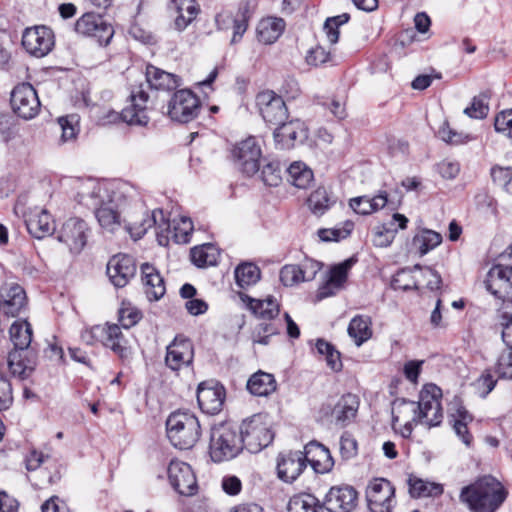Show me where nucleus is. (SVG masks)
<instances>
[{
  "label": "nucleus",
  "instance_id": "nucleus-1",
  "mask_svg": "<svg viewBox=\"0 0 512 512\" xmlns=\"http://www.w3.org/2000/svg\"><path fill=\"white\" fill-rule=\"evenodd\" d=\"M507 496V489L496 477L484 475L464 486L459 499L472 512H496Z\"/></svg>",
  "mask_w": 512,
  "mask_h": 512
},
{
  "label": "nucleus",
  "instance_id": "nucleus-2",
  "mask_svg": "<svg viewBox=\"0 0 512 512\" xmlns=\"http://www.w3.org/2000/svg\"><path fill=\"white\" fill-rule=\"evenodd\" d=\"M129 191H132V188L127 183L120 184L116 191H112L109 204H105L103 194L107 193L108 189L99 183L90 182L78 195L81 197V202L95 207V216L100 226L113 232L120 227L121 223L119 212L112 204L120 202Z\"/></svg>",
  "mask_w": 512,
  "mask_h": 512
},
{
  "label": "nucleus",
  "instance_id": "nucleus-3",
  "mask_svg": "<svg viewBox=\"0 0 512 512\" xmlns=\"http://www.w3.org/2000/svg\"><path fill=\"white\" fill-rule=\"evenodd\" d=\"M9 334L14 349L8 354V368L13 375L25 379L36 366V354L30 348L32 327L27 321H15Z\"/></svg>",
  "mask_w": 512,
  "mask_h": 512
},
{
  "label": "nucleus",
  "instance_id": "nucleus-4",
  "mask_svg": "<svg viewBox=\"0 0 512 512\" xmlns=\"http://www.w3.org/2000/svg\"><path fill=\"white\" fill-rule=\"evenodd\" d=\"M442 391L435 384L425 385L420 392L419 401H409L406 399H398L394 402L396 408H405L410 411L413 422H419L426 426H438L443 419L441 406Z\"/></svg>",
  "mask_w": 512,
  "mask_h": 512
},
{
  "label": "nucleus",
  "instance_id": "nucleus-5",
  "mask_svg": "<svg viewBox=\"0 0 512 512\" xmlns=\"http://www.w3.org/2000/svg\"><path fill=\"white\" fill-rule=\"evenodd\" d=\"M166 431L174 448H194L200 437V423L193 413L178 410L167 418Z\"/></svg>",
  "mask_w": 512,
  "mask_h": 512
},
{
  "label": "nucleus",
  "instance_id": "nucleus-6",
  "mask_svg": "<svg viewBox=\"0 0 512 512\" xmlns=\"http://www.w3.org/2000/svg\"><path fill=\"white\" fill-rule=\"evenodd\" d=\"M81 340L87 345L102 343L111 349L122 361L131 358V349L127 345L120 327L117 324L106 323L85 328L81 332Z\"/></svg>",
  "mask_w": 512,
  "mask_h": 512
},
{
  "label": "nucleus",
  "instance_id": "nucleus-7",
  "mask_svg": "<svg viewBox=\"0 0 512 512\" xmlns=\"http://www.w3.org/2000/svg\"><path fill=\"white\" fill-rule=\"evenodd\" d=\"M199 98L189 89L176 91L168 103V116L173 121L188 123L197 117L200 111Z\"/></svg>",
  "mask_w": 512,
  "mask_h": 512
},
{
  "label": "nucleus",
  "instance_id": "nucleus-8",
  "mask_svg": "<svg viewBox=\"0 0 512 512\" xmlns=\"http://www.w3.org/2000/svg\"><path fill=\"white\" fill-rule=\"evenodd\" d=\"M255 101L259 114L266 124L275 126L288 119V108L283 98L274 91L259 92Z\"/></svg>",
  "mask_w": 512,
  "mask_h": 512
},
{
  "label": "nucleus",
  "instance_id": "nucleus-9",
  "mask_svg": "<svg viewBox=\"0 0 512 512\" xmlns=\"http://www.w3.org/2000/svg\"><path fill=\"white\" fill-rule=\"evenodd\" d=\"M75 31L83 36L95 38L101 46L108 45L114 35L113 26L103 16L93 12L83 14L76 21Z\"/></svg>",
  "mask_w": 512,
  "mask_h": 512
},
{
  "label": "nucleus",
  "instance_id": "nucleus-10",
  "mask_svg": "<svg viewBox=\"0 0 512 512\" xmlns=\"http://www.w3.org/2000/svg\"><path fill=\"white\" fill-rule=\"evenodd\" d=\"M10 103L13 112L20 118H34L40 110V101L36 90L30 83H21L11 92Z\"/></svg>",
  "mask_w": 512,
  "mask_h": 512
},
{
  "label": "nucleus",
  "instance_id": "nucleus-11",
  "mask_svg": "<svg viewBox=\"0 0 512 512\" xmlns=\"http://www.w3.org/2000/svg\"><path fill=\"white\" fill-rule=\"evenodd\" d=\"M486 289L502 303L512 302V266L493 265L484 281Z\"/></svg>",
  "mask_w": 512,
  "mask_h": 512
},
{
  "label": "nucleus",
  "instance_id": "nucleus-12",
  "mask_svg": "<svg viewBox=\"0 0 512 512\" xmlns=\"http://www.w3.org/2000/svg\"><path fill=\"white\" fill-rule=\"evenodd\" d=\"M196 396L203 413L216 415L222 411L226 390L220 382L210 379L198 384Z\"/></svg>",
  "mask_w": 512,
  "mask_h": 512
},
{
  "label": "nucleus",
  "instance_id": "nucleus-13",
  "mask_svg": "<svg viewBox=\"0 0 512 512\" xmlns=\"http://www.w3.org/2000/svg\"><path fill=\"white\" fill-rule=\"evenodd\" d=\"M395 488L390 481L376 478L366 489V498L371 512H391L395 503Z\"/></svg>",
  "mask_w": 512,
  "mask_h": 512
},
{
  "label": "nucleus",
  "instance_id": "nucleus-14",
  "mask_svg": "<svg viewBox=\"0 0 512 512\" xmlns=\"http://www.w3.org/2000/svg\"><path fill=\"white\" fill-rule=\"evenodd\" d=\"M129 99L130 105L124 108L120 114L113 113L112 120L120 117L129 125H147L149 117L147 116L146 109L149 95L144 90L142 84L132 89Z\"/></svg>",
  "mask_w": 512,
  "mask_h": 512
},
{
  "label": "nucleus",
  "instance_id": "nucleus-15",
  "mask_svg": "<svg viewBox=\"0 0 512 512\" xmlns=\"http://www.w3.org/2000/svg\"><path fill=\"white\" fill-rule=\"evenodd\" d=\"M53 31L46 26H36L25 29L22 35V46L32 56H46L54 47Z\"/></svg>",
  "mask_w": 512,
  "mask_h": 512
},
{
  "label": "nucleus",
  "instance_id": "nucleus-16",
  "mask_svg": "<svg viewBox=\"0 0 512 512\" xmlns=\"http://www.w3.org/2000/svg\"><path fill=\"white\" fill-rule=\"evenodd\" d=\"M261 155V148L257 139L253 136L237 143L232 149L234 161L238 163L242 172L248 176H252L258 172Z\"/></svg>",
  "mask_w": 512,
  "mask_h": 512
},
{
  "label": "nucleus",
  "instance_id": "nucleus-17",
  "mask_svg": "<svg viewBox=\"0 0 512 512\" xmlns=\"http://www.w3.org/2000/svg\"><path fill=\"white\" fill-rule=\"evenodd\" d=\"M137 265L135 259L127 254H116L107 263L106 273L116 288H123L135 277Z\"/></svg>",
  "mask_w": 512,
  "mask_h": 512
},
{
  "label": "nucleus",
  "instance_id": "nucleus-18",
  "mask_svg": "<svg viewBox=\"0 0 512 512\" xmlns=\"http://www.w3.org/2000/svg\"><path fill=\"white\" fill-rule=\"evenodd\" d=\"M168 478L172 487L183 496H192L197 492V480L191 466L179 460H171L168 466Z\"/></svg>",
  "mask_w": 512,
  "mask_h": 512
},
{
  "label": "nucleus",
  "instance_id": "nucleus-19",
  "mask_svg": "<svg viewBox=\"0 0 512 512\" xmlns=\"http://www.w3.org/2000/svg\"><path fill=\"white\" fill-rule=\"evenodd\" d=\"M87 223L79 218H70L65 221L58 231L57 239L67 245L70 252L80 253L87 243Z\"/></svg>",
  "mask_w": 512,
  "mask_h": 512
},
{
  "label": "nucleus",
  "instance_id": "nucleus-20",
  "mask_svg": "<svg viewBox=\"0 0 512 512\" xmlns=\"http://www.w3.org/2000/svg\"><path fill=\"white\" fill-rule=\"evenodd\" d=\"M310 452L311 450H289L286 453H281L277 463L278 477L287 483L296 480L306 468Z\"/></svg>",
  "mask_w": 512,
  "mask_h": 512
},
{
  "label": "nucleus",
  "instance_id": "nucleus-21",
  "mask_svg": "<svg viewBox=\"0 0 512 512\" xmlns=\"http://www.w3.org/2000/svg\"><path fill=\"white\" fill-rule=\"evenodd\" d=\"M194 347L189 339L176 336L166 348L165 364L172 371H179L192 365Z\"/></svg>",
  "mask_w": 512,
  "mask_h": 512
},
{
  "label": "nucleus",
  "instance_id": "nucleus-22",
  "mask_svg": "<svg viewBox=\"0 0 512 512\" xmlns=\"http://www.w3.org/2000/svg\"><path fill=\"white\" fill-rule=\"evenodd\" d=\"M242 448H267L274 439L273 432L255 419L244 421L240 428Z\"/></svg>",
  "mask_w": 512,
  "mask_h": 512
},
{
  "label": "nucleus",
  "instance_id": "nucleus-23",
  "mask_svg": "<svg viewBox=\"0 0 512 512\" xmlns=\"http://www.w3.org/2000/svg\"><path fill=\"white\" fill-rule=\"evenodd\" d=\"M275 126L273 137L280 149H291L297 142H303L308 136L304 122L299 119L288 122L285 120Z\"/></svg>",
  "mask_w": 512,
  "mask_h": 512
},
{
  "label": "nucleus",
  "instance_id": "nucleus-24",
  "mask_svg": "<svg viewBox=\"0 0 512 512\" xmlns=\"http://www.w3.org/2000/svg\"><path fill=\"white\" fill-rule=\"evenodd\" d=\"M358 493L350 485L333 486L325 497L329 512H351L357 505Z\"/></svg>",
  "mask_w": 512,
  "mask_h": 512
},
{
  "label": "nucleus",
  "instance_id": "nucleus-25",
  "mask_svg": "<svg viewBox=\"0 0 512 512\" xmlns=\"http://www.w3.org/2000/svg\"><path fill=\"white\" fill-rule=\"evenodd\" d=\"M448 421L463 444L470 446L472 444V435L469 433L468 424L473 421V416L464 407L459 398H454L451 403Z\"/></svg>",
  "mask_w": 512,
  "mask_h": 512
},
{
  "label": "nucleus",
  "instance_id": "nucleus-26",
  "mask_svg": "<svg viewBox=\"0 0 512 512\" xmlns=\"http://www.w3.org/2000/svg\"><path fill=\"white\" fill-rule=\"evenodd\" d=\"M319 269V263L314 261H306L301 265H285L280 270V281L284 286L310 281L314 279Z\"/></svg>",
  "mask_w": 512,
  "mask_h": 512
},
{
  "label": "nucleus",
  "instance_id": "nucleus-27",
  "mask_svg": "<svg viewBox=\"0 0 512 512\" xmlns=\"http://www.w3.org/2000/svg\"><path fill=\"white\" fill-rule=\"evenodd\" d=\"M141 281L149 301H158L165 295L164 279L153 265L149 263L141 265Z\"/></svg>",
  "mask_w": 512,
  "mask_h": 512
},
{
  "label": "nucleus",
  "instance_id": "nucleus-28",
  "mask_svg": "<svg viewBox=\"0 0 512 512\" xmlns=\"http://www.w3.org/2000/svg\"><path fill=\"white\" fill-rule=\"evenodd\" d=\"M146 81L152 90L172 92L181 85V78L154 65L146 66Z\"/></svg>",
  "mask_w": 512,
  "mask_h": 512
},
{
  "label": "nucleus",
  "instance_id": "nucleus-29",
  "mask_svg": "<svg viewBox=\"0 0 512 512\" xmlns=\"http://www.w3.org/2000/svg\"><path fill=\"white\" fill-rule=\"evenodd\" d=\"M359 409V398L355 394H344L335 404L332 410V416L337 424L346 426L351 423Z\"/></svg>",
  "mask_w": 512,
  "mask_h": 512
},
{
  "label": "nucleus",
  "instance_id": "nucleus-30",
  "mask_svg": "<svg viewBox=\"0 0 512 512\" xmlns=\"http://www.w3.org/2000/svg\"><path fill=\"white\" fill-rule=\"evenodd\" d=\"M407 223L408 219L405 215L395 213L388 224H383L375 229L373 236L374 245L377 247H388L393 242L397 233L395 225L398 224L400 229H405Z\"/></svg>",
  "mask_w": 512,
  "mask_h": 512
},
{
  "label": "nucleus",
  "instance_id": "nucleus-31",
  "mask_svg": "<svg viewBox=\"0 0 512 512\" xmlns=\"http://www.w3.org/2000/svg\"><path fill=\"white\" fill-rule=\"evenodd\" d=\"M26 304L27 298L24 289L18 284H13L5 295H2L0 309L4 314L15 317L25 308Z\"/></svg>",
  "mask_w": 512,
  "mask_h": 512
},
{
  "label": "nucleus",
  "instance_id": "nucleus-32",
  "mask_svg": "<svg viewBox=\"0 0 512 512\" xmlns=\"http://www.w3.org/2000/svg\"><path fill=\"white\" fill-rule=\"evenodd\" d=\"M28 232L36 239L50 236L55 231V223L51 214L46 210L31 215L26 220Z\"/></svg>",
  "mask_w": 512,
  "mask_h": 512
},
{
  "label": "nucleus",
  "instance_id": "nucleus-33",
  "mask_svg": "<svg viewBox=\"0 0 512 512\" xmlns=\"http://www.w3.org/2000/svg\"><path fill=\"white\" fill-rule=\"evenodd\" d=\"M347 333L355 345L360 347L373 336L371 317L363 314L354 316L348 324Z\"/></svg>",
  "mask_w": 512,
  "mask_h": 512
},
{
  "label": "nucleus",
  "instance_id": "nucleus-34",
  "mask_svg": "<svg viewBox=\"0 0 512 512\" xmlns=\"http://www.w3.org/2000/svg\"><path fill=\"white\" fill-rule=\"evenodd\" d=\"M246 387L254 396H268L276 391L277 382L273 374L259 370L250 376Z\"/></svg>",
  "mask_w": 512,
  "mask_h": 512
},
{
  "label": "nucleus",
  "instance_id": "nucleus-35",
  "mask_svg": "<svg viewBox=\"0 0 512 512\" xmlns=\"http://www.w3.org/2000/svg\"><path fill=\"white\" fill-rule=\"evenodd\" d=\"M407 484L413 498L436 497L443 493L441 484L425 481L415 475H409Z\"/></svg>",
  "mask_w": 512,
  "mask_h": 512
},
{
  "label": "nucleus",
  "instance_id": "nucleus-36",
  "mask_svg": "<svg viewBox=\"0 0 512 512\" xmlns=\"http://www.w3.org/2000/svg\"><path fill=\"white\" fill-rule=\"evenodd\" d=\"M173 2L177 13L174 21L175 29L183 31L197 17L198 5L195 0H174Z\"/></svg>",
  "mask_w": 512,
  "mask_h": 512
},
{
  "label": "nucleus",
  "instance_id": "nucleus-37",
  "mask_svg": "<svg viewBox=\"0 0 512 512\" xmlns=\"http://www.w3.org/2000/svg\"><path fill=\"white\" fill-rule=\"evenodd\" d=\"M285 22L281 18H268L260 21L257 27L258 40L263 44L274 43L283 33Z\"/></svg>",
  "mask_w": 512,
  "mask_h": 512
},
{
  "label": "nucleus",
  "instance_id": "nucleus-38",
  "mask_svg": "<svg viewBox=\"0 0 512 512\" xmlns=\"http://www.w3.org/2000/svg\"><path fill=\"white\" fill-rule=\"evenodd\" d=\"M246 297L248 299V308L258 318L272 320L279 315V304L273 296H268L262 300Z\"/></svg>",
  "mask_w": 512,
  "mask_h": 512
},
{
  "label": "nucleus",
  "instance_id": "nucleus-39",
  "mask_svg": "<svg viewBox=\"0 0 512 512\" xmlns=\"http://www.w3.org/2000/svg\"><path fill=\"white\" fill-rule=\"evenodd\" d=\"M441 242L442 236L440 233L429 229H421L414 235L412 245L416 248L420 256H424L440 245Z\"/></svg>",
  "mask_w": 512,
  "mask_h": 512
},
{
  "label": "nucleus",
  "instance_id": "nucleus-40",
  "mask_svg": "<svg viewBox=\"0 0 512 512\" xmlns=\"http://www.w3.org/2000/svg\"><path fill=\"white\" fill-rule=\"evenodd\" d=\"M251 18V11L249 3H241L237 12L233 16V22L231 28L233 29V35L231 38V44H237L241 41L243 35L248 29L249 20Z\"/></svg>",
  "mask_w": 512,
  "mask_h": 512
},
{
  "label": "nucleus",
  "instance_id": "nucleus-41",
  "mask_svg": "<svg viewBox=\"0 0 512 512\" xmlns=\"http://www.w3.org/2000/svg\"><path fill=\"white\" fill-rule=\"evenodd\" d=\"M333 204L334 200L325 187H318L307 198L308 208L316 216H322Z\"/></svg>",
  "mask_w": 512,
  "mask_h": 512
},
{
  "label": "nucleus",
  "instance_id": "nucleus-42",
  "mask_svg": "<svg viewBox=\"0 0 512 512\" xmlns=\"http://www.w3.org/2000/svg\"><path fill=\"white\" fill-rule=\"evenodd\" d=\"M289 181L297 188L305 189L314 179L313 171L303 162H294L287 168Z\"/></svg>",
  "mask_w": 512,
  "mask_h": 512
},
{
  "label": "nucleus",
  "instance_id": "nucleus-43",
  "mask_svg": "<svg viewBox=\"0 0 512 512\" xmlns=\"http://www.w3.org/2000/svg\"><path fill=\"white\" fill-rule=\"evenodd\" d=\"M236 284L241 288H247L260 280L261 272L257 265L244 262L235 268Z\"/></svg>",
  "mask_w": 512,
  "mask_h": 512
},
{
  "label": "nucleus",
  "instance_id": "nucleus-44",
  "mask_svg": "<svg viewBox=\"0 0 512 512\" xmlns=\"http://www.w3.org/2000/svg\"><path fill=\"white\" fill-rule=\"evenodd\" d=\"M288 512H322L323 506L312 494H300L292 497L287 506Z\"/></svg>",
  "mask_w": 512,
  "mask_h": 512
},
{
  "label": "nucleus",
  "instance_id": "nucleus-45",
  "mask_svg": "<svg viewBox=\"0 0 512 512\" xmlns=\"http://www.w3.org/2000/svg\"><path fill=\"white\" fill-rule=\"evenodd\" d=\"M190 258L197 267L213 266L217 264L218 253L213 245L204 244L192 248Z\"/></svg>",
  "mask_w": 512,
  "mask_h": 512
},
{
  "label": "nucleus",
  "instance_id": "nucleus-46",
  "mask_svg": "<svg viewBox=\"0 0 512 512\" xmlns=\"http://www.w3.org/2000/svg\"><path fill=\"white\" fill-rule=\"evenodd\" d=\"M413 272H417L413 268L400 269L393 277L391 286L394 290L408 291L411 289H419L421 280L417 275H412Z\"/></svg>",
  "mask_w": 512,
  "mask_h": 512
},
{
  "label": "nucleus",
  "instance_id": "nucleus-47",
  "mask_svg": "<svg viewBox=\"0 0 512 512\" xmlns=\"http://www.w3.org/2000/svg\"><path fill=\"white\" fill-rule=\"evenodd\" d=\"M491 97V91L486 90L472 99L471 105L466 107L464 113L470 118L483 119L489 113L488 101Z\"/></svg>",
  "mask_w": 512,
  "mask_h": 512
},
{
  "label": "nucleus",
  "instance_id": "nucleus-48",
  "mask_svg": "<svg viewBox=\"0 0 512 512\" xmlns=\"http://www.w3.org/2000/svg\"><path fill=\"white\" fill-rule=\"evenodd\" d=\"M316 453L308 458L307 462L316 473L324 474L330 472L335 464L331 450H314Z\"/></svg>",
  "mask_w": 512,
  "mask_h": 512
},
{
  "label": "nucleus",
  "instance_id": "nucleus-49",
  "mask_svg": "<svg viewBox=\"0 0 512 512\" xmlns=\"http://www.w3.org/2000/svg\"><path fill=\"white\" fill-rule=\"evenodd\" d=\"M356 262L357 260L351 257L333 266L329 271L328 280L335 284L336 287L342 288L348 278V272Z\"/></svg>",
  "mask_w": 512,
  "mask_h": 512
},
{
  "label": "nucleus",
  "instance_id": "nucleus-50",
  "mask_svg": "<svg viewBox=\"0 0 512 512\" xmlns=\"http://www.w3.org/2000/svg\"><path fill=\"white\" fill-rule=\"evenodd\" d=\"M414 270L418 272L417 277L421 280V285L424 284L430 291L440 289L442 279L436 270L430 267H422L419 264L414 265Z\"/></svg>",
  "mask_w": 512,
  "mask_h": 512
},
{
  "label": "nucleus",
  "instance_id": "nucleus-51",
  "mask_svg": "<svg viewBox=\"0 0 512 512\" xmlns=\"http://www.w3.org/2000/svg\"><path fill=\"white\" fill-rule=\"evenodd\" d=\"M350 19L348 13H343L334 17H329L324 23V31L331 44H336L339 40V27L347 23Z\"/></svg>",
  "mask_w": 512,
  "mask_h": 512
},
{
  "label": "nucleus",
  "instance_id": "nucleus-52",
  "mask_svg": "<svg viewBox=\"0 0 512 512\" xmlns=\"http://www.w3.org/2000/svg\"><path fill=\"white\" fill-rule=\"evenodd\" d=\"M61 129V140L67 142L76 138L78 133V116L75 114L63 116L58 119Z\"/></svg>",
  "mask_w": 512,
  "mask_h": 512
},
{
  "label": "nucleus",
  "instance_id": "nucleus-53",
  "mask_svg": "<svg viewBox=\"0 0 512 512\" xmlns=\"http://www.w3.org/2000/svg\"><path fill=\"white\" fill-rule=\"evenodd\" d=\"M353 227V223L347 221L343 228L320 229L318 235L324 242L340 241L351 234Z\"/></svg>",
  "mask_w": 512,
  "mask_h": 512
},
{
  "label": "nucleus",
  "instance_id": "nucleus-54",
  "mask_svg": "<svg viewBox=\"0 0 512 512\" xmlns=\"http://www.w3.org/2000/svg\"><path fill=\"white\" fill-rule=\"evenodd\" d=\"M495 373L501 379H512V350L507 349L499 355Z\"/></svg>",
  "mask_w": 512,
  "mask_h": 512
},
{
  "label": "nucleus",
  "instance_id": "nucleus-55",
  "mask_svg": "<svg viewBox=\"0 0 512 512\" xmlns=\"http://www.w3.org/2000/svg\"><path fill=\"white\" fill-rule=\"evenodd\" d=\"M13 403V388L10 379L0 373V412L7 410Z\"/></svg>",
  "mask_w": 512,
  "mask_h": 512
},
{
  "label": "nucleus",
  "instance_id": "nucleus-56",
  "mask_svg": "<svg viewBox=\"0 0 512 512\" xmlns=\"http://www.w3.org/2000/svg\"><path fill=\"white\" fill-rule=\"evenodd\" d=\"M497 380H495L489 369H486L474 382V387L478 394L485 398L496 386Z\"/></svg>",
  "mask_w": 512,
  "mask_h": 512
},
{
  "label": "nucleus",
  "instance_id": "nucleus-57",
  "mask_svg": "<svg viewBox=\"0 0 512 512\" xmlns=\"http://www.w3.org/2000/svg\"><path fill=\"white\" fill-rule=\"evenodd\" d=\"M491 177L495 184L508 191L512 185V168L494 166L491 169Z\"/></svg>",
  "mask_w": 512,
  "mask_h": 512
},
{
  "label": "nucleus",
  "instance_id": "nucleus-58",
  "mask_svg": "<svg viewBox=\"0 0 512 512\" xmlns=\"http://www.w3.org/2000/svg\"><path fill=\"white\" fill-rule=\"evenodd\" d=\"M141 318V311L135 307H122L119 310V322L126 329L136 325Z\"/></svg>",
  "mask_w": 512,
  "mask_h": 512
},
{
  "label": "nucleus",
  "instance_id": "nucleus-59",
  "mask_svg": "<svg viewBox=\"0 0 512 512\" xmlns=\"http://www.w3.org/2000/svg\"><path fill=\"white\" fill-rule=\"evenodd\" d=\"M494 127L497 132L512 137V109L499 113L495 118Z\"/></svg>",
  "mask_w": 512,
  "mask_h": 512
},
{
  "label": "nucleus",
  "instance_id": "nucleus-60",
  "mask_svg": "<svg viewBox=\"0 0 512 512\" xmlns=\"http://www.w3.org/2000/svg\"><path fill=\"white\" fill-rule=\"evenodd\" d=\"M48 460L49 457L44 455L42 450H27L24 456L25 467L28 471H35Z\"/></svg>",
  "mask_w": 512,
  "mask_h": 512
},
{
  "label": "nucleus",
  "instance_id": "nucleus-61",
  "mask_svg": "<svg viewBox=\"0 0 512 512\" xmlns=\"http://www.w3.org/2000/svg\"><path fill=\"white\" fill-rule=\"evenodd\" d=\"M349 205L357 214L369 215L373 213L370 197L368 196H359L352 198L349 202Z\"/></svg>",
  "mask_w": 512,
  "mask_h": 512
},
{
  "label": "nucleus",
  "instance_id": "nucleus-62",
  "mask_svg": "<svg viewBox=\"0 0 512 512\" xmlns=\"http://www.w3.org/2000/svg\"><path fill=\"white\" fill-rule=\"evenodd\" d=\"M438 172L445 179H454L460 172L458 162L444 160L438 164Z\"/></svg>",
  "mask_w": 512,
  "mask_h": 512
},
{
  "label": "nucleus",
  "instance_id": "nucleus-63",
  "mask_svg": "<svg viewBox=\"0 0 512 512\" xmlns=\"http://www.w3.org/2000/svg\"><path fill=\"white\" fill-rule=\"evenodd\" d=\"M502 340L507 349L512 350V315L503 314L502 316Z\"/></svg>",
  "mask_w": 512,
  "mask_h": 512
},
{
  "label": "nucleus",
  "instance_id": "nucleus-64",
  "mask_svg": "<svg viewBox=\"0 0 512 512\" xmlns=\"http://www.w3.org/2000/svg\"><path fill=\"white\" fill-rule=\"evenodd\" d=\"M19 502L6 491H0V512H18Z\"/></svg>",
  "mask_w": 512,
  "mask_h": 512
}]
</instances>
